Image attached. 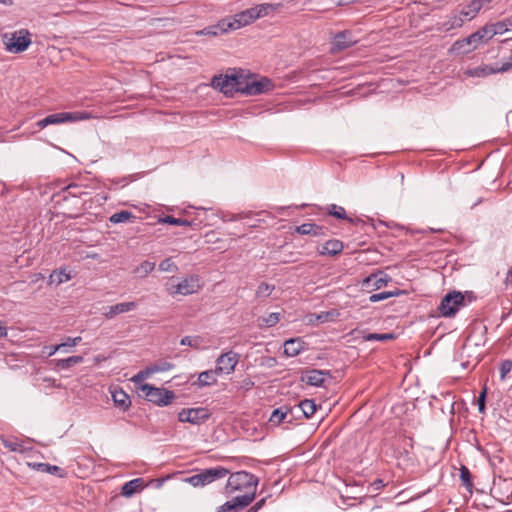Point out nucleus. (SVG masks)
<instances>
[{"label": "nucleus", "instance_id": "10", "mask_svg": "<svg viewBox=\"0 0 512 512\" xmlns=\"http://www.w3.org/2000/svg\"><path fill=\"white\" fill-rule=\"evenodd\" d=\"M239 361V355L233 351L222 353L216 360L215 368L220 374H231Z\"/></svg>", "mask_w": 512, "mask_h": 512}, {"label": "nucleus", "instance_id": "30", "mask_svg": "<svg viewBox=\"0 0 512 512\" xmlns=\"http://www.w3.org/2000/svg\"><path fill=\"white\" fill-rule=\"evenodd\" d=\"M481 35H478L476 32L468 36L467 38L463 39L462 41H457L455 45L458 49H461L464 45H473L471 49H468L467 52L471 51L472 49H475L477 47L478 43H481Z\"/></svg>", "mask_w": 512, "mask_h": 512}, {"label": "nucleus", "instance_id": "44", "mask_svg": "<svg viewBox=\"0 0 512 512\" xmlns=\"http://www.w3.org/2000/svg\"><path fill=\"white\" fill-rule=\"evenodd\" d=\"M476 33L478 35H481L482 42H487L493 36H495V30H492V26L491 25H486V26L482 27L481 29L476 31Z\"/></svg>", "mask_w": 512, "mask_h": 512}, {"label": "nucleus", "instance_id": "64", "mask_svg": "<svg viewBox=\"0 0 512 512\" xmlns=\"http://www.w3.org/2000/svg\"><path fill=\"white\" fill-rule=\"evenodd\" d=\"M492 0H483V2H485L487 5H489L491 3Z\"/></svg>", "mask_w": 512, "mask_h": 512}, {"label": "nucleus", "instance_id": "33", "mask_svg": "<svg viewBox=\"0 0 512 512\" xmlns=\"http://www.w3.org/2000/svg\"><path fill=\"white\" fill-rule=\"evenodd\" d=\"M38 470L42 472H46L52 475H58L59 477L65 476V471L56 465H51L48 463H39L38 464Z\"/></svg>", "mask_w": 512, "mask_h": 512}, {"label": "nucleus", "instance_id": "13", "mask_svg": "<svg viewBox=\"0 0 512 512\" xmlns=\"http://www.w3.org/2000/svg\"><path fill=\"white\" fill-rule=\"evenodd\" d=\"M357 42L351 31H342L337 33L332 41V51H342L345 50Z\"/></svg>", "mask_w": 512, "mask_h": 512}, {"label": "nucleus", "instance_id": "15", "mask_svg": "<svg viewBox=\"0 0 512 512\" xmlns=\"http://www.w3.org/2000/svg\"><path fill=\"white\" fill-rule=\"evenodd\" d=\"M391 278L383 272L371 274L363 280L362 286L368 290H378L385 286Z\"/></svg>", "mask_w": 512, "mask_h": 512}, {"label": "nucleus", "instance_id": "28", "mask_svg": "<svg viewBox=\"0 0 512 512\" xmlns=\"http://www.w3.org/2000/svg\"><path fill=\"white\" fill-rule=\"evenodd\" d=\"M135 219L136 216L127 210L116 212L109 217V221L113 224L133 222Z\"/></svg>", "mask_w": 512, "mask_h": 512}, {"label": "nucleus", "instance_id": "6", "mask_svg": "<svg viewBox=\"0 0 512 512\" xmlns=\"http://www.w3.org/2000/svg\"><path fill=\"white\" fill-rule=\"evenodd\" d=\"M465 306V296L461 292L453 291L446 294L439 304V312L444 317L454 316L460 308Z\"/></svg>", "mask_w": 512, "mask_h": 512}, {"label": "nucleus", "instance_id": "31", "mask_svg": "<svg viewBox=\"0 0 512 512\" xmlns=\"http://www.w3.org/2000/svg\"><path fill=\"white\" fill-rule=\"evenodd\" d=\"M402 293L403 292L400 291V290L383 291V292H380V293H374V294H371L369 296V301L371 303H376V302H380V301L386 300V299L394 297V296H398V295H400Z\"/></svg>", "mask_w": 512, "mask_h": 512}, {"label": "nucleus", "instance_id": "39", "mask_svg": "<svg viewBox=\"0 0 512 512\" xmlns=\"http://www.w3.org/2000/svg\"><path fill=\"white\" fill-rule=\"evenodd\" d=\"M339 316V312L335 309L330 311H324L316 315V320L319 323H325L329 321H334Z\"/></svg>", "mask_w": 512, "mask_h": 512}, {"label": "nucleus", "instance_id": "12", "mask_svg": "<svg viewBox=\"0 0 512 512\" xmlns=\"http://www.w3.org/2000/svg\"><path fill=\"white\" fill-rule=\"evenodd\" d=\"M249 24H251V21L249 20V15L246 10L235 14L232 18L219 21V27L222 32L236 30Z\"/></svg>", "mask_w": 512, "mask_h": 512}, {"label": "nucleus", "instance_id": "22", "mask_svg": "<svg viewBox=\"0 0 512 512\" xmlns=\"http://www.w3.org/2000/svg\"><path fill=\"white\" fill-rule=\"evenodd\" d=\"M295 231L301 235L321 236L324 235V227L315 223H304L295 228Z\"/></svg>", "mask_w": 512, "mask_h": 512}, {"label": "nucleus", "instance_id": "49", "mask_svg": "<svg viewBox=\"0 0 512 512\" xmlns=\"http://www.w3.org/2000/svg\"><path fill=\"white\" fill-rule=\"evenodd\" d=\"M150 375H152V373H150V370L147 366L144 370L139 371L135 376H133L132 381L135 384H139L144 379L148 378Z\"/></svg>", "mask_w": 512, "mask_h": 512}, {"label": "nucleus", "instance_id": "57", "mask_svg": "<svg viewBox=\"0 0 512 512\" xmlns=\"http://www.w3.org/2000/svg\"><path fill=\"white\" fill-rule=\"evenodd\" d=\"M70 278H71V277H70V274L66 273L65 271H62V272H60V274H59V280H58V282H59V283H62V282H64V281H68V280H70Z\"/></svg>", "mask_w": 512, "mask_h": 512}, {"label": "nucleus", "instance_id": "52", "mask_svg": "<svg viewBox=\"0 0 512 512\" xmlns=\"http://www.w3.org/2000/svg\"><path fill=\"white\" fill-rule=\"evenodd\" d=\"M219 32H220V33H223V32L221 31V29H220V27H219V23H218V24H217L216 26H214V27H208V28L203 29V30L201 31V34H203V35H214V36H216V35H218V34H219Z\"/></svg>", "mask_w": 512, "mask_h": 512}, {"label": "nucleus", "instance_id": "50", "mask_svg": "<svg viewBox=\"0 0 512 512\" xmlns=\"http://www.w3.org/2000/svg\"><path fill=\"white\" fill-rule=\"evenodd\" d=\"M510 59H511V61L504 62L501 64V66H497L496 68H491L489 73L508 71L512 67V57Z\"/></svg>", "mask_w": 512, "mask_h": 512}, {"label": "nucleus", "instance_id": "7", "mask_svg": "<svg viewBox=\"0 0 512 512\" xmlns=\"http://www.w3.org/2000/svg\"><path fill=\"white\" fill-rule=\"evenodd\" d=\"M211 414L207 408H184L178 413L179 422L201 425L210 418Z\"/></svg>", "mask_w": 512, "mask_h": 512}, {"label": "nucleus", "instance_id": "53", "mask_svg": "<svg viewBox=\"0 0 512 512\" xmlns=\"http://www.w3.org/2000/svg\"><path fill=\"white\" fill-rule=\"evenodd\" d=\"M265 502H266L265 498L260 499L253 506H251L247 510V512H258L265 505Z\"/></svg>", "mask_w": 512, "mask_h": 512}, {"label": "nucleus", "instance_id": "60", "mask_svg": "<svg viewBox=\"0 0 512 512\" xmlns=\"http://www.w3.org/2000/svg\"><path fill=\"white\" fill-rule=\"evenodd\" d=\"M0 3L1 4H4V5H12L13 4V1L12 0H0Z\"/></svg>", "mask_w": 512, "mask_h": 512}, {"label": "nucleus", "instance_id": "17", "mask_svg": "<svg viewBox=\"0 0 512 512\" xmlns=\"http://www.w3.org/2000/svg\"><path fill=\"white\" fill-rule=\"evenodd\" d=\"M275 9H276V7L273 4L262 3V4L255 5L254 7H251L249 9H246V11L249 15V20L251 21V23H253L257 19L268 15L270 12L274 11Z\"/></svg>", "mask_w": 512, "mask_h": 512}, {"label": "nucleus", "instance_id": "8", "mask_svg": "<svg viewBox=\"0 0 512 512\" xmlns=\"http://www.w3.org/2000/svg\"><path fill=\"white\" fill-rule=\"evenodd\" d=\"M332 378L329 370L307 369L302 373L301 381L314 387H325Z\"/></svg>", "mask_w": 512, "mask_h": 512}, {"label": "nucleus", "instance_id": "42", "mask_svg": "<svg viewBox=\"0 0 512 512\" xmlns=\"http://www.w3.org/2000/svg\"><path fill=\"white\" fill-rule=\"evenodd\" d=\"M201 342L202 340L198 336H185L181 339L180 344L190 346L194 349H200Z\"/></svg>", "mask_w": 512, "mask_h": 512}, {"label": "nucleus", "instance_id": "43", "mask_svg": "<svg viewBox=\"0 0 512 512\" xmlns=\"http://www.w3.org/2000/svg\"><path fill=\"white\" fill-rule=\"evenodd\" d=\"M159 270L162 272H177L178 267L177 265L172 261L171 258H166L159 264Z\"/></svg>", "mask_w": 512, "mask_h": 512}, {"label": "nucleus", "instance_id": "24", "mask_svg": "<svg viewBox=\"0 0 512 512\" xmlns=\"http://www.w3.org/2000/svg\"><path fill=\"white\" fill-rule=\"evenodd\" d=\"M83 360H84V358L82 356H79V355L70 356V357L65 358V359H57V360H54V362H55V369H57L59 371L67 370V369L71 368L72 366H74L76 364L82 363Z\"/></svg>", "mask_w": 512, "mask_h": 512}, {"label": "nucleus", "instance_id": "62", "mask_svg": "<svg viewBox=\"0 0 512 512\" xmlns=\"http://www.w3.org/2000/svg\"><path fill=\"white\" fill-rule=\"evenodd\" d=\"M6 447H9L12 451L16 450V447L14 444H5Z\"/></svg>", "mask_w": 512, "mask_h": 512}, {"label": "nucleus", "instance_id": "35", "mask_svg": "<svg viewBox=\"0 0 512 512\" xmlns=\"http://www.w3.org/2000/svg\"><path fill=\"white\" fill-rule=\"evenodd\" d=\"M459 472H460V479L462 481L463 486H465L466 489L471 492L473 483H472V477H471L470 470L466 466L461 465Z\"/></svg>", "mask_w": 512, "mask_h": 512}, {"label": "nucleus", "instance_id": "1", "mask_svg": "<svg viewBox=\"0 0 512 512\" xmlns=\"http://www.w3.org/2000/svg\"><path fill=\"white\" fill-rule=\"evenodd\" d=\"M258 478L249 472L232 473L225 487L226 494L231 500L225 502L218 512H238L248 506L255 498Z\"/></svg>", "mask_w": 512, "mask_h": 512}, {"label": "nucleus", "instance_id": "4", "mask_svg": "<svg viewBox=\"0 0 512 512\" xmlns=\"http://www.w3.org/2000/svg\"><path fill=\"white\" fill-rule=\"evenodd\" d=\"M90 118V114L87 112H60L46 116L45 118L36 122V126L39 129H44L49 125H58L66 122H77Z\"/></svg>", "mask_w": 512, "mask_h": 512}, {"label": "nucleus", "instance_id": "5", "mask_svg": "<svg viewBox=\"0 0 512 512\" xmlns=\"http://www.w3.org/2000/svg\"><path fill=\"white\" fill-rule=\"evenodd\" d=\"M140 390L144 393L146 399L158 406H167L175 398L173 391L165 388L155 387L151 384H143Z\"/></svg>", "mask_w": 512, "mask_h": 512}, {"label": "nucleus", "instance_id": "2", "mask_svg": "<svg viewBox=\"0 0 512 512\" xmlns=\"http://www.w3.org/2000/svg\"><path fill=\"white\" fill-rule=\"evenodd\" d=\"M247 76L243 72H237L225 75H216L212 78L211 86L218 89L226 96H233L234 93L240 92L244 94Z\"/></svg>", "mask_w": 512, "mask_h": 512}, {"label": "nucleus", "instance_id": "34", "mask_svg": "<svg viewBox=\"0 0 512 512\" xmlns=\"http://www.w3.org/2000/svg\"><path fill=\"white\" fill-rule=\"evenodd\" d=\"M155 268V263L150 261H143L139 266H137L134 270V272L138 275L140 278L146 277L148 274H150Z\"/></svg>", "mask_w": 512, "mask_h": 512}, {"label": "nucleus", "instance_id": "32", "mask_svg": "<svg viewBox=\"0 0 512 512\" xmlns=\"http://www.w3.org/2000/svg\"><path fill=\"white\" fill-rule=\"evenodd\" d=\"M281 315L278 312L270 313L266 317L259 318V327H273L280 321Z\"/></svg>", "mask_w": 512, "mask_h": 512}, {"label": "nucleus", "instance_id": "26", "mask_svg": "<svg viewBox=\"0 0 512 512\" xmlns=\"http://www.w3.org/2000/svg\"><path fill=\"white\" fill-rule=\"evenodd\" d=\"M296 410L300 411L305 418L309 419L315 414L317 405L314 400L305 399L299 403Z\"/></svg>", "mask_w": 512, "mask_h": 512}, {"label": "nucleus", "instance_id": "18", "mask_svg": "<svg viewBox=\"0 0 512 512\" xmlns=\"http://www.w3.org/2000/svg\"><path fill=\"white\" fill-rule=\"evenodd\" d=\"M487 4L483 0H471L460 10L463 19L466 21L472 20L477 13Z\"/></svg>", "mask_w": 512, "mask_h": 512}, {"label": "nucleus", "instance_id": "21", "mask_svg": "<svg viewBox=\"0 0 512 512\" xmlns=\"http://www.w3.org/2000/svg\"><path fill=\"white\" fill-rule=\"evenodd\" d=\"M143 489V479L135 478L126 482L121 488V495L131 497Z\"/></svg>", "mask_w": 512, "mask_h": 512}, {"label": "nucleus", "instance_id": "38", "mask_svg": "<svg viewBox=\"0 0 512 512\" xmlns=\"http://www.w3.org/2000/svg\"><path fill=\"white\" fill-rule=\"evenodd\" d=\"M160 222L176 226H191L192 224V222L187 219L175 218L170 215L161 218Z\"/></svg>", "mask_w": 512, "mask_h": 512}, {"label": "nucleus", "instance_id": "45", "mask_svg": "<svg viewBox=\"0 0 512 512\" xmlns=\"http://www.w3.org/2000/svg\"><path fill=\"white\" fill-rule=\"evenodd\" d=\"M80 341H81V337H75V338L68 337L66 339V341L58 344V346H61L60 351L69 352V349L76 346Z\"/></svg>", "mask_w": 512, "mask_h": 512}, {"label": "nucleus", "instance_id": "54", "mask_svg": "<svg viewBox=\"0 0 512 512\" xmlns=\"http://www.w3.org/2000/svg\"><path fill=\"white\" fill-rule=\"evenodd\" d=\"M190 483L194 486H203L201 473L196 474L189 479Z\"/></svg>", "mask_w": 512, "mask_h": 512}, {"label": "nucleus", "instance_id": "23", "mask_svg": "<svg viewBox=\"0 0 512 512\" xmlns=\"http://www.w3.org/2000/svg\"><path fill=\"white\" fill-rule=\"evenodd\" d=\"M343 243L339 240H328L322 245L321 250L319 251L321 255H330L334 256L342 252Z\"/></svg>", "mask_w": 512, "mask_h": 512}, {"label": "nucleus", "instance_id": "25", "mask_svg": "<svg viewBox=\"0 0 512 512\" xmlns=\"http://www.w3.org/2000/svg\"><path fill=\"white\" fill-rule=\"evenodd\" d=\"M325 211L329 216H333L340 220H346L350 223H353V219L348 217L345 209L342 206L336 204H329L325 207Z\"/></svg>", "mask_w": 512, "mask_h": 512}, {"label": "nucleus", "instance_id": "16", "mask_svg": "<svg viewBox=\"0 0 512 512\" xmlns=\"http://www.w3.org/2000/svg\"><path fill=\"white\" fill-rule=\"evenodd\" d=\"M283 348L287 357H295L305 350V342L299 337L290 338L284 342Z\"/></svg>", "mask_w": 512, "mask_h": 512}, {"label": "nucleus", "instance_id": "41", "mask_svg": "<svg viewBox=\"0 0 512 512\" xmlns=\"http://www.w3.org/2000/svg\"><path fill=\"white\" fill-rule=\"evenodd\" d=\"M395 336L392 333H369L366 336H364V339L366 341H386V340H392Z\"/></svg>", "mask_w": 512, "mask_h": 512}, {"label": "nucleus", "instance_id": "9", "mask_svg": "<svg viewBox=\"0 0 512 512\" xmlns=\"http://www.w3.org/2000/svg\"><path fill=\"white\" fill-rule=\"evenodd\" d=\"M273 88V84L268 78H261L257 80L253 77H247L246 85L244 87V94L246 95H259L262 93H266Z\"/></svg>", "mask_w": 512, "mask_h": 512}, {"label": "nucleus", "instance_id": "37", "mask_svg": "<svg viewBox=\"0 0 512 512\" xmlns=\"http://www.w3.org/2000/svg\"><path fill=\"white\" fill-rule=\"evenodd\" d=\"M64 193L67 195L64 196V199H66L68 196L71 197H82L86 192L84 191L83 187L77 184H71L65 187Z\"/></svg>", "mask_w": 512, "mask_h": 512}, {"label": "nucleus", "instance_id": "20", "mask_svg": "<svg viewBox=\"0 0 512 512\" xmlns=\"http://www.w3.org/2000/svg\"><path fill=\"white\" fill-rule=\"evenodd\" d=\"M111 396L114 404L123 411H127L130 408V397L122 389H114L111 391Z\"/></svg>", "mask_w": 512, "mask_h": 512}, {"label": "nucleus", "instance_id": "19", "mask_svg": "<svg viewBox=\"0 0 512 512\" xmlns=\"http://www.w3.org/2000/svg\"><path fill=\"white\" fill-rule=\"evenodd\" d=\"M221 375L216 368L203 371L199 374L197 385L199 387L211 386L217 383L218 376Z\"/></svg>", "mask_w": 512, "mask_h": 512}, {"label": "nucleus", "instance_id": "63", "mask_svg": "<svg viewBox=\"0 0 512 512\" xmlns=\"http://www.w3.org/2000/svg\"><path fill=\"white\" fill-rule=\"evenodd\" d=\"M481 202H482V199H478L477 202L473 205V207L480 204Z\"/></svg>", "mask_w": 512, "mask_h": 512}, {"label": "nucleus", "instance_id": "51", "mask_svg": "<svg viewBox=\"0 0 512 512\" xmlns=\"http://www.w3.org/2000/svg\"><path fill=\"white\" fill-rule=\"evenodd\" d=\"M492 30H495L496 34H503L504 32L508 31L507 25L505 22H497L494 24H491Z\"/></svg>", "mask_w": 512, "mask_h": 512}, {"label": "nucleus", "instance_id": "14", "mask_svg": "<svg viewBox=\"0 0 512 512\" xmlns=\"http://www.w3.org/2000/svg\"><path fill=\"white\" fill-rule=\"evenodd\" d=\"M136 308L137 303L135 301L121 302L104 308L102 315L106 319L110 320L113 319L118 314L127 313L135 310Z\"/></svg>", "mask_w": 512, "mask_h": 512}, {"label": "nucleus", "instance_id": "11", "mask_svg": "<svg viewBox=\"0 0 512 512\" xmlns=\"http://www.w3.org/2000/svg\"><path fill=\"white\" fill-rule=\"evenodd\" d=\"M200 288L197 276H189L184 278L176 285L168 288L171 294L190 295L196 293Z\"/></svg>", "mask_w": 512, "mask_h": 512}, {"label": "nucleus", "instance_id": "58", "mask_svg": "<svg viewBox=\"0 0 512 512\" xmlns=\"http://www.w3.org/2000/svg\"><path fill=\"white\" fill-rule=\"evenodd\" d=\"M505 284L507 286L512 285V267L509 269L507 276L505 278Z\"/></svg>", "mask_w": 512, "mask_h": 512}, {"label": "nucleus", "instance_id": "56", "mask_svg": "<svg viewBox=\"0 0 512 512\" xmlns=\"http://www.w3.org/2000/svg\"><path fill=\"white\" fill-rule=\"evenodd\" d=\"M45 349L48 350L47 353H48V356L50 357V356L54 355L57 351H60L61 350V346H58V344L57 345H51V346H46Z\"/></svg>", "mask_w": 512, "mask_h": 512}, {"label": "nucleus", "instance_id": "47", "mask_svg": "<svg viewBox=\"0 0 512 512\" xmlns=\"http://www.w3.org/2000/svg\"><path fill=\"white\" fill-rule=\"evenodd\" d=\"M512 370V361L511 360H504L501 362L499 367L500 372V378L503 380L505 379L506 375L510 373Z\"/></svg>", "mask_w": 512, "mask_h": 512}, {"label": "nucleus", "instance_id": "46", "mask_svg": "<svg viewBox=\"0 0 512 512\" xmlns=\"http://www.w3.org/2000/svg\"><path fill=\"white\" fill-rule=\"evenodd\" d=\"M207 471L209 472L213 481L216 479L224 478L229 473V471L223 467H214L207 469Z\"/></svg>", "mask_w": 512, "mask_h": 512}, {"label": "nucleus", "instance_id": "40", "mask_svg": "<svg viewBox=\"0 0 512 512\" xmlns=\"http://www.w3.org/2000/svg\"><path fill=\"white\" fill-rule=\"evenodd\" d=\"M274 289H275L274 285L268 284L266 282H262L259 284V286L256 290V296L259 298H266L272 293V291Z\"/></svg>", "mask_w": 512, "mask_h": 512}, {"label": "nucleus", "instance_id": "3", "mask_svg": "<svg viewBox=\"0 0 512 512\" xmlns=\"http://www.w3.org/2000/svg\"><path fill=\"white\" fill-rule=\"evenodd\" d=\"M5 49L13 54L26 51L31 45L30 32L27 29H20L13 32H5L1 35Z\"/></svg>", "mask_w": 512, "mask_h": 512}, {"label": "nucleus", "instance_id": "36", "mask_svg": "<svg viewBox=\"0 0 512 512\" xmlns=\"http://www.w3.org/2000/svg\"><path fill=\"white\" fill-rule=\"evenodd\" d=\"M150 373L166 372L174 368V365L167 361H159L148 366Z\"/></svg>", "mask_w": 512, "mask_h": 512}, {"label": "nucleus", "instance_id": "48", "mask_svg": "<svg viewBox=\"0 0 512 512\" xmlns=\"http://www.w3.org/2000/svg\"><path fill=\"white\" fill-rule=\"evenodd\" d=\"M486 395H487V388L484 387V389L479 394L478 400H477L478 410L480 413H484L486 410Z\"/></svg>", "mask_w": 512, "mask_h": 512}, {"label": "nucleus", "instance_id": "29", "mask_svg": "<svg viewBox=\"0 0 512 512\" xmlns=\"http://www.w3.org/2000/svg\"><path fill=\"white\" fill-rule=\"evenodd\" d=\"M466 20L463 19L461 12L456 15L451 16L447 21L443 23V27L446 31H450L452 29L460 28Z\"/></svg>", "mask_w": 512, "mask_h": 512}, {"label": "nucleus", "instance_id": "27", "mask_svg": "<svg viewBox=\"0 0 512 512\" xmlns=\"http://www.w3.org/2000/svg\"><path fill=\"white\" fill-rule=\"evenodd\" d=\"M292 411H293L292 409H290L286 406H281L279 408H276L271 413L269 422L272 423L273 425H279L280 423H282L285 420L288 413L292 412Z\"/></svg>", "mask_w": 512, "mask_h": 512}, {"label": "nucleus", "instance_id": "59", "mask_svg": "<svg viewBox=\"0 0 512 512\" xmlns=\"http://www.w3.org/2000/svg\"><path fill=\"white\" fill-rule=\"evenodd\" d=\"M239 219H241L240 215H232V216H229V218H227L226 216L222 217L223 221H237Z\"/></svg>", "mask_w": 512, "mask_h": 512}, {"label": "nucleus", "instance_id": "55", "mask_svg": "<svg viewBox=\"0 0 512 512\" xmlns=\"http://www.w3.org/2000/svg\"><path fill=\"white\" fill-rule=\"evenodd\" d=\"M201 477H202L203 486L213 482V479L211 478L207 469L201 472Z\"/></svg>", "mask_w": 512, "mask_h": 512}, {"label": "nucleus", "instance_id": "61", "mask_svg": "<svg viewBox=\"0 0 512 512\" xmlns=\"http://www.w3.org/2000/svg\"><path fill=\"white\" fill-rule=\"evenodd\" d=\"M338 5L348 4L347 0H334Z\"/></svg>", "mask_w": 512, "mask_h": 512}]
</instances>
